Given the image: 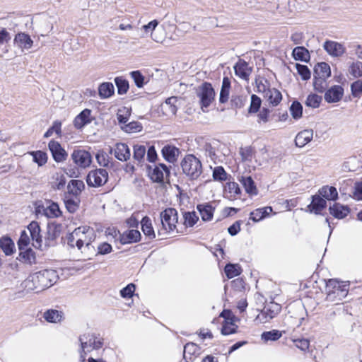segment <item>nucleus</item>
<instances>
[{"instance_id": "obj_29", "label": "nucleus", "mask_w": 362, "mask_h": 362, "mask_svg": "<svg viewBox=\"0 0 362 362\" xmlns=\"http://www.w3.org/2000/svg\"><path fill=\"white\" fill-rule=\"evenodd\" d=\"M197 209L204 221H209L212 219L214 208H213L211 205L209 204H198Z\"/></svg>"}, {"instance_id": "obj_54", "label": "nucleus", "mask_w": 362, "mask_h": 362, "mask_svg": "<svg viewBox=\"0 0 362 362\" xmlns=\"http://www.w3.org/2000/svg\"><path fill=\"white\" fill-rule=\"evenodd\" d=\"M282 336V334L280 331L276 329H273L272 331L264 332L262 334V339L265 341H276L279 339Z\"/></svg>"}, {"instance_id": "obj_61", "label": "nucleus", "mask_w": 362, "mask_h": 362, "mask_svg": "<svg viewBox=\"0 0 362 362\" xmlns=\"http://www.w3.org/2000/svg\"><path fill=\"white\" fill-rule=\"evenodd\" d=\"M30 243V237L25 230H23L21 233L20 238L18 241L19 251L26 248Z\"/></svg>"}, {"instance_id": "obj_40", "label": "nucleus", "mask_w": 362, "mask_h": 362, "mask_svg": "<svg viewBox=\"0 0 362 362\" xmlns=\"http://www.w3.org/2000/svg\"><path fill=\"white\" fill-rule=\"evenodd\" d=\"M146 153L145 146L136 144L133 146V158L137 161L138 164H141L144 161Z\"/></svg>"}, {"instance_id": "obj_48", "label": "nucleus", "mask_w": 362, "mask_h": 362, "mask_svg": "<svg viewBox=\"0 0 362 362\" xmlns=\"http://www.w3.org/2000/svg\"><path fill=\"white\" fill-rule=\"evenodd\" d=\"M93 339H95L94 334H84L79 337V341L81 342L82 351L84 352L85 349L88 346L91 349L93 348Z\"/></svg>"}, {"instance_id": "obj_41", "label": "nucleus", "mask_w": 362, "mask_h": 362, "mask_svg": "<svg viewBox=\"0 0 362 362\" xmlns=\"http://www.w3.org/2000/svg\"><path fill=\"white\" fill-rule=\"evenodd\" d=\"M114 81L117 89V93L119 95L126 94L129 88L128 81L122 76L115 77Z\"/></svg>"}, {"instance_id": "obj_45", "label": "nucleus", "mask_w": 362, "mask_h": 362, "mask_svg": "<svg viewBox=\"0 0 362 362\" xmlns=\"http://www.w3.org/2000/svg\"><path fill=\"white\" fill-rule=\"evenodd\" d=\"M131 115V110L127 107L119 108L117 113V119L119 124H127Z\"/></svg>"}, {"instance_id": "obj_7", "label": "nucleus", "mask_w": 362, "mask_h": 362, "mask_svg": "<svg viewBox=\"0 0 362 362\" xmlns=\"http://www.w3.org/2000/svg\"><path fill=\"white\" fill-rule=\"evenodd\" d=\"M74 163L78 168H86L92 163V156L90 153L83 149H75L71 155Z\"/></svg>"}, {"instance_id": "obj_59", "label": "nucleus", "mask_w": 362, "mask_h": 362, "mask_svg": "<svg viewBox=\"0 0 362 362\" xmlns=\"http://www.w3.org/2000/svg\"><path fill=\"white\" fill-rule=\"evenodd\" d=\"M326 79L322 77L314 78V89L319 93H323L327 88Z\"/></svg>"}, {"instance_id": "obj_60", "label": "nucleus", "mask_w": 362, "mask_h": 362, "mask_svg": "<svg viewBox=\"0 0 362 362\" xmlns=\"http://www.w3.org/2000/svg\"><path fill=\"white\" fill-rule=\"evenodd\" d=\"M62 123L59 121L54 122L52 126L49 127L47 131L45 133L44 137L49 138L50 137L54 132H55L57 135H61Z\"/></svg>"}, {"instance_id": "obj_34", "label": "nucleus", "mask_w": 362, "mask_h": 362, "mask_svg": "<svg viewBox=\"0 0 362 362\" xmlns=\"http://www.w3.org/2000/svg\"><path fill=\"white\" fill-rule=\"evenodd\" d=\"M292 55L297 61L308 62L310 56L308 50L304 47H296L293 49Z\"/></svg>"}, {"instance_id": "obj_56", "label": "nucleus", "mask_w": 362, "mask_h": 362, "mask_svg": "<svg viewBox=\"0 0 362 362\" xmlns=\"http://www.w3.org/2000/svg\"><path fill=\"white\" fill-rule=\"evenodd\" d=\"M54 178L55 181L52 183V187L58 190L62 189L66 182L65 176L63 174L56 173Z\"/></svg>"}, {"instance_id": "obj_57", "label": "nucleus", "mask_w": 362, "mask_h": 362, "mask_svg": "<svg viewBox=\"0 0 362 362\" xmlns=\"http://www.w3.org/2000/svg\"><path fill=\"white\" fill-rule=\"evenodd\" d=\"M262 104V100L259 97L253 94L251 95V103L249 107L250 113H256L259 111Z\"/></svg>"}, {"instance_id": "obj_35", "label": "nucleus", "mask_w": 362, "mask_h": 362, "mask_svg": "<svg viewBox=\"0 0 362 362\" xmlns=\"http://www.w3.org/2000/svg\"><path fill=\"white\" fill-rule=\"evenodd\" d=\"M272 211L271 206L257 209L250 213V218L255 222H257L267 216Z\"/></svg>"}, {"instance_id": "obj_23", "label": "nucleus", "mask_w": 362, "mask_h": 362, "mask_svg": "<svg viewBox=\"0 0 362 362\" xmlns=\"http://www.w3.org/2000/svg\"><path fill=\"white\" fill-rule=\"evenodd\" d=\"M91 111L89 109H85L81 111L74 119V124L76 128L81 129L85 125L90 122L89 119Z\"/></svg>"}, {"instance_id": "obj_21", "label": "nucleus", "mask_w": 362, "mask_h": 362, "mask_svg": "<svg viewBox=\"0 0 362 362\" xmlns=\"http://www.w3.org/2000/svg\"><path fill=\"white\" fill-rule=\"evenodd\" d=\"M319 194L329 201H336L338 199V192L335 187L325 185L318 190Z\"/></svg>"}, {"instance_id": "obj_46", "label": "nucleus", "mask_w": 362, "mask_h": 362, "mask_svg": "<svg viewBox=\"0 0 362 362\" xmlns=\"http://www.w3.org/2000/svg\"><path fill=\"white\" fill-rule=\"evenodd\" d=\"M239 153L243 162L251 161L255 150L254 147L248 146L240 148Z\"/></svg>"}, {"instance_id": "obj_50", "label": "nucleus", "mask_w": 362, "mask_h": 362, "mask_svg": "<svg viewBox=\"0 0 362 362\" xmlns=\"http://www.w3.org/2000/svg\"><path fill=\"white\" fill-rule=\"evenodd\" d=\"M212 176L215 181L219 182L226 181L228 178V174L222 166L215 167Z\"/></svg>"}, {"instance_id": "obj_42", "label": "nucleus", "mask_w": 362, "mask_h": 362, "mask_svg": "<svg viewBox=\"0 0 362 362\" xmlns=\"http://www.w3.org/2000/svg\"><path fill=\"white\" fill-rule=\"evenodd\" d=\"M64 204L66 210L71 213H75L79 208L80 200L76 197L75 198L68 197L66 196L64 199Z\"/></svg>"}, {"instance_id": "obj_43", "label": "nucleus", "mask_w": 362, "mask_h": 362, "mask_svg": "<svg viewBox=\"0 0 362 362\" xmlns=\"http://www.w3.org/2000/svg\"><path fill=\"white\" fill-rule=\"evenodd\" d=\"M241 268L238 264L228 263L225 266L224 272L228 279L237 276L241 273Z\"/></svg>"}, {"instance_id": "obj_13", "label": "nucleus", "mask_w": 362, "mask_h": 362, "mask_svg": "<svg viewBox=\"0 0 362 362\" xmlns=\"http://www.w3.org/2000/svg\"><path fill=\"white\" fill-rule=\"evenodd\" d=\"M344 94V88L339 85H335L329 88L325 93V100L329 103L339 102Z\"/></svg>"}, {"instance_id": "obj_10", "label": "nucleus", "mask_w": 362, "mask_h": 362, "mask_svg": "<svg viewBox=\"0 0 362 362\" xmlns=\"http://www.w3.org/2000/svg\"><path fill=\"white\" fill-rule=\"evenodd\" d=\"M28 229L30 232V236L33 240V245L35 248L43 250V242L42 235H40V227L37 222L32 221L28 226Z\"/></svg>"}, {"instance_id": "obj_24", "label": "nucleus", "mask_w": 362, "mask_h": 362, "mask_svg": "<svg viewBox=\"0 0 362 362\" xmlns=\"http://www.w3.org/2000/svg\"><path fill=\"white\" fill-rule=\"evenodd\" d=\"M331 76V69L329 65L326 62L317 63L314 67V78L322 77L327 78Z\"/></svg>"}, {"instance_id": "obj_26", "label": "nucleus", "mask_w": 362, "mask_h": 362, "mask_svg": "<svg viewBox=\"0 0 362 362\" xmlns=\"http://www.w3.org/2000/svg\"><path fill=\"white\" fill-rule=\"evenodd\" d=\"M240 182L245 188V192L250 195H257L258 193L255 183L250 176H242Z\"/></svg>"}, {"instance_id": "obj_39", "label": "nucleus", "mask_w": 362, "mask_h": 362, "mask_svg": "<svg viewBox=\"0 0 362 362\" xmlns=\"http://www.w3.org/2000/svg\"><path fill=\"white\" fill-rule=\"evenodd\" d=\"M281 310L279 304L271 303L270 304L264 306L262 314L265 315L267 318L272 319L275 317Z\"/></svg>"}, {"instance_id": "obj_2", "label": "nucleus", "mask_w": 362, "mask_h": 362, "mask_svg": "<svg viewBox=\"0 0 362 362\" xmlns=\"http://www.w3.org/2000/svg\"><path fill=\"white\" fill-rule=\"evenodd\" d=\"M182 173L189 180H196L203 172L202 164L193 154H187L180 163Z\"/></svg>"}, {"instance_id": "obj_49", "label": "nucleus", "mask_w": 362, "mask_h": 362, "mask_svg": "<svg viewBox=\"0 0 362 362\" xmlns=\"http://www.w3.org/2000/svg\"><path fill=\"white\" fill-rule=\"evenodd\" d=\"M322 101V97L315 94L311 93L308 95L306 100H305V105L308 107H310L313 108H317L320 106Z\"/></svg>"}, {"instance_id": "obj_33", "label": "nucleus", "mask_w": 362, "mask_h": 362, "mask_svg": "<svg viewBox=\"0 0 362 362\" xmlns=\"http://www.w3.org/2000/svg\"><path fill=\"white\" fill-rule=\"evenodd\" d=\"M0 247L6 255H11L15 251V245L10 237L4 236L0 239Z\"/></svg>"}, {"instance_id": "obj_47", "label": "nucleus", "mask_w": 362, "mask_h": 362, "mask_svg": "<svg viewBox=\"0 0 362 362\" xmlns=\"http://www.w3.org/2000/svg\"><path fill=\"white\" fill-rule=\"evenodd\" d=\"M33 158V161L39 166L44 165L47 161V155L42 151H31L29 153Z\"/></svg>"}, {"instance_id": "obj_64", "label": "nucleus", "mask_w": 362, "mask_h": 362, "mask_svg": "<svg viewBox=\"0 0 362 362\" xmlns=\"http://www.w3.org/2000/svg\"><path fill=\"white\" fill-rule=\"evenodd\" d=\"M349 73L354 78H358L362 76V62H356L353 63L349 69Z\"/></svg>"}, {"instance_id": "obj_62", "label": "nucleus", "mask_w": 362, "mask_h": 362, "mask_svg": "<svg viewBox=\"0 0 362 362\" xmlns=\"http://www.w3.org/2000/svg\"><path fill=\"white\" fill-rule=\"evenodd\" d=\"M226 189L230 194V197H235L241 194L240 188L235 182H229L227 183Z\"/></svg>"}, {"instance_id": "obj_3", "label": "nucleus", "mask_w": 362, "mask_h": 362, "mask_svg": "<svg viewBox=\"0 0 362 362\" xmlns=\"http://www.w3.org/2000/svg\"><path fill=\"white\" fill-rule=\"evenodd\" d=\"M162 224L161 229L158 230V234L166 233L173 231L176 228L178 221L177 211L174 208H167L160 214Z\"/></svg>"}, {"instance_id": "obj_55", "label": "nucleus", "mask_w": 362, "mask_h": 362, "mask_svg": "<svg viewBox=\"0 0 362 362\" xmlns=\"http://www.w3.org/2000/svg\"><path fill=\"white\" fill-rule=\"evenodd\" d=\"M351 92L354 98L362 96V80H357L351 84Z\"/></svg>"}, {"instance_id": "obj_28", "label": "nucleus", "mask_w": 362, "mask_h": 362, "mask_svg": "<svg viewBox=\"0 0 362 362\" xmlns=\"http://www.w3.org/2000/svg\"><path fill=\"white\" fill-rule=\"evenodd\" d=\"M115 93V88L110 82H103L98 87V94L101 99L109 98Z\"/></svg>"}, {"instance_id": "obj_30", "label": "nucleus", "mask_w": 362, "mask_h": 362, "mask_svg": "<svg viewBox=\"0 0 362 362\" xmlns=\"http://www.w3.org/2000/svg\"><path fill=\"white\" fill-rule=\"evenodd\" d=\"M18 259L25 264H35L36 262L35 253L31 248H25L20 251Z\"/></svg>"}, {"instance_id": "obj_12", "label": "nucleus", "mask_w": 362, "mask_h": 362, "mask_svg": "<svg viewBox=\"0 0 362 362\" xmlns=\"http://www.w3.org/2000/svg\"><path fill=\"white\" fill-rule=\"evenodd\" d=\"M233 68L235 75L244 80H248L252 71V68L249 66L247 62L242 59H240L237 62Z\"/></svg>"}, {"instance_id": "obj_9", "label": "nucleus", "mask_w": 362, "mask_h": 362, "mask_svg": "<svg viewBox=\"0 0 362 362\" xmlns=\"http://www.w3.org/2000/svg\"><path fill=\"white\" fill-rule=\"evenodd\" d=\"M40 277V281L44 288L50 287L54 284L58 278L57 272L54 269H44L37 272Z\"/></svg>"}, {"instance_id": "obj_16", "label": "nucleus", "mask_w": 362, "mask_h": 362, "mask_svg": "<svg viewBox=\"0 0 362 362\" xmlns=\"http://www.w3.org/2000/svg\"><path fill=\"white\" fill-rule=\"evenodd\" d=\"M13 42L21 49H29L33 45V41L30 36L22 32L16 35Z\"/></svg>"}, {"instance_id": "obj_37", "label": "nucleus", "mask_w": 362, "mask_h": 362, "mask_svg": "<svg viewBox=\"0 0 362 362\" xmlns=\"http://www.w3.org/2000/svg\"><path fill=\"white\" fill-rule=\"evenodd\" d=\"M44 214L48 218H57L62 216V212L57 203L50 202L44 209Z\"/></svg>"}, {"instance_id": "obj_63", "label": "nucleus", "mask_w": 362, "mask_h": 362, "mask_svg": "<svg viewBox=\"0 0 362 362\" xmlns=\"http://www.w3.org/2000/svg\"><path fill=\"white\" fill-rule=\"evenodd\" d=\"M221 317L224 318L223 324H229L230 325L235 326V322L237 320V317L232 313L230 310H224L220 315Z\"/></svg>"}, {"instance_id": "obj_27", "label": "nucleus", "mask_w": 362, "mask_h": 362, "mask_svg": "<svg viewBox=\"0 0 362 362\" xmlns=\"http://www.w3.org/2000/svg\"><path fill=\"white\" fill-rule=\"evenodd\" d=\"M177 98L175 96L167 98L163 104L161 105V108L165 111V115H175L177 111L176 103Z\"/></svg>"}, {"instance_id": "obj_4", "label": "nucleus", "mask_w": 362, "mask_h": 362, "mask_svg": "<svg viewBox=\"0 0 362 362\" xmlns=\"http://www.w3.org/2000/svg\"><path fill=\"white\" fill-rule=\"evenodd\" d=\"M196 93L199 98L201 108L203 112H205V108H208L214 100V89L210 83L204 82L197 88Z\"/></svg>"}, {"instance_id": "obj_14", "label": "nucleus", "mask_w": 362, "mask_h": 362, "mask_svg": "<svg viewBox=\"0 0 362 362\" xmlns=\"http://www.w3.org/2000/svg\"><path fill=\"white\" fill-rule=\"evenodd\" d=\"M323 48L329 54L333 57H340L346 50L341 44L331 40H327L323 45Z\"/></svg>"}, {"instance_id": "obj_19", "label": "nucleus", "mask_w": 362, "mask_h": 362, "mask_svg": "<svg viewBox=\"0 0 362 362\" xmlns=\"http://www.w3.org/2000/svg\"><path fill=\"white\" fill-rule=\"evenodd\" d=\"M330 214L334 218L341 219L345 218L350 213L348 206H344L339 203H335L329 208Z\"/></svg>"}, {"instance_id": "obj_32", "label": "nucleus", "mask_w": 362, "mask_h": 362, "mask_svg": "<svg viewBox=\"0 0 362 362\" xmlns=\"http://www.w3.org/2000/svg\"><path fill=\"white\" fill-rule=\"evenodd\" d=\"M85 188V185L82 180H71L67 186L68 193L69 194L77 197L81 194L83 189Z\"/></svg>"}, {"instance_id": "obj_53", "label": "nucleus", "mask_w": 362, "mask_h": 362, "mask_svg": "<svg viewBox=\"0 0 362 362\" xmlns=\"http://www.w3.org/2000/svg\"><path fill=\"white\" fill-rule=\"evenodd\" d=\"M296 68L297 69L298 74L300 76L302 80L308 81L310 78L311 72L306 65L296 63Z\"/></svg>"}, {"instance_id": "obj_11", "label": "nucleus", "mask_w": 362, "mask_h": 362, "mask_svg": "<svg viewBox=\"0 0 362 362\" xmlns=\"http://www.w3.org/2000/svg\"><path fill=\"white\" fill-rule=\"evenodd\" d=\"M110 153H113L115 157L119 161H127L131 157L130 149L124 143H117L113 148H110Z\"/></svg>"}, {"instance_id": "obj_22", "label": "nucleus", "mask_w": 362, "mask_h": 362, "mask_svg": "<svg viewBox=\"0 0 362 362\" xmlns=\"http://www.w3.org/2000/svg\"><path fill=\"white\" fill-rule=\"evenodd\" d=\"M162 155L165 160L169 163L176 161L180 150L174 146L166 145L162 148Z\"/></svg>"}, {"instance_id": "obj_44", "label": "nucleus", "mask_w": 362, "mask_h": 362, "mask_svg": "<svg viewBox=\"0 0 362 362\" xmlns=\"http://www.w3.org/2000/svg\"><path fill=\"white\" fill-rule=\"evenodd\" d=\"M184 225L186 227H193L199 220L195 211H185L183 213Z\"/></svg>"}, {"instance_id": "obj_38", "label": "nucleus", "mask_w": 362, "mask_h": 362, "mask_svg": "<svg viewBox=\"0 0 362 362\" xmlns=\"http://www.w3.org/2000/svg\"><path fill=\"white\" fill-rule=\"evenodd\" d=\"M230 81L228 77H224L222 81L221 89L219 95V102L225 103L228 100Z\"/></svg>"}, {"instance_id": "obj_5", "label": "nucleus", "mask_w": 362, "mask_h": 362, "mask_svg": "<svg viewBox=\"0 0 362 362\" xmlns=\"http://www.w3.org/2000/svg\"><path fill=\"white\" fill-rule=\"evenodd\" d=\"M108 180V173L105 169L98 168L90 170L87 177L86 182L89 187H98L104 185Z\"/></svg>"}, {"instance_id": "obj_51", "label": "nucleus", "mask_w": 362, "mask_h": 362, "mask_svg": "<svg viewBox=\"0 0 362 362\" xmlns=\"http://www.w3.org/2000/svg\"><path fill=\"white\" fill-rule=\"evenodd\" d=\"M142 125L139 122H131L121 126V129L127 133L139 132L142 130Z\"/></svg>"}, {"instance_id": "obj_58", "label": "nucleus", "mask_w": 362, "mask_h": 362, "mask_svg": "<svg viewBox=\"0 0 362 362\" xmlns=\"http://www.w3.org/2000/svg\"><path fill=\"white\" fill-rule=\"evenodd\" d=\"M164 174L165 173L163 172L160 167H155L150 175V177L153 182L161 183L164 180Z\"/></svg>"}, {"instance_id": "obj_15", "label": "nucleus", "mask_w": 362, "mask_h": 362, "mask_svg": "<svg viewBox=\"0 0 362 362\" xmlns=\"http://www.w3.org/2000/svg\"><path fill=\"white\" fill-rule=\"evenodd\" d=\"M327 206V202L320 194L312 196V202L308 206L310 212H314L315 214H320L322 210Z\"/></svg>"}, {"instance_id": "obj_1", "label": "nucleus", "mask_w": 362, "mask_h": 362, "mask_svg": "<svg viewBox=\"0 0 362 362\" xmlns=\"http://www.w3.org/2000/svg\"><path fill=\"white\" fill-rule=\"evenodd\" d=\"M76 229V238H78V250L88 259H91L95 252V247L92 243L95 239V234L93 228L88 226H80Z\"/></svg>"}, {"instance_id": "obj_31", "label": "nucleus", "mask_w": 362, "mask_h": 362, "mask_svg": "<svg viewBox=\"0 0 362 362\" xmlns=\"http://www.w3.org/2000/svg\"><path fill=\"white\" fill-rule=\"evenodd\" d=\"M141 230L144 234L149 239H153L156 238V234L152 226L151 220L148 216H144L141 221Z\"/></svg>"}, {"instance_id": "obj_18", "label": "nucleus", "mask_w": 362, "mask_h": 362, "mask_svg": "<svg viewBox=\"0 0 362 362\" xmlns=\"http://www.w3.org/2000/svg\"><path fill=\"white\" fill-rule=\"evenodd\" d=\"M141 239V233L138 230H129L119 236V242L122 245L137 243Z\"/></svg>"}, {"instance_id": "obj_52", "label": "nucleus", "mask_w": 362, "mask_h": 362, "mask_svg": "<svg viewBox=\"0 0 362 362\" xmlns=\"http://www.w3.org/2000/svg\"><path fill=\"white\" fill-rule=\"evenodd\" d=\"M290 112L295 119L302 117L303 106L298 101H293L290 107Z\"/></svg>"}, {"instance_id": "obj_17", "label": "nucleus", "mask_w": 362, "mask_h": 362, "mask_svg": "<svg viewBox=\"0 0 362 362\" xmlns=\"http://www.w3.org/2000/svg\"><path fill=\"white\" fill-rule=\"evenodd\" d=\"M200 347L193 342L187 343L184 346V359L187 362H193L199 355Z\"/></svg>"}, {"instance_id": "obj_25", "label": "nucleus", "mask_w": 362, "mask_h": 362, "mask_svg": "<svg viewBox=\"0 0 362 362\" xmlns=\"http://www.w3.org/2000/svg\"><path fill=\"white\" fill-rule=\"evenodd\" d=\"M43 317L48 322L58 323L64 319V313L57 310L49 309L44 313Z\"/></svg>"}, {"instance_id": "obj_8", "label": "nucleus", "mask_w": 362, "mask_h": 362, "mask_svg": "<svg viewBox=\"0 0 362 362\" xmlns=\"http://www.w3.org/2000/svg\"><path fill=\"white\" fill-rule=\"evenodd\" d=\"M48 148L53 159L57 163H61L66 160L68 154L58 141L51 140L48 144Z\"/></svg>"}, {"instance_id": "obj_20", "label": "nucleus", "mask_w": 362, "mask_h": 362, "mask_svg": "<svg viewBox=\"0 0 362 362\" xmlns=\"http://www.w3.org/2000/svg\"><path fill=\"white\" fill-rule=\"evenodd\" d=\"M313 136V131L312 129H304L296 135L295 144L298 147H303L312 140Z\"/></svg>"}, {"instance_id": "obj_36", "label": "nucleus", "mask_w": 362, "mask_h": 362, "mask_svg": "<svg viewBox=\"0 0 362 362\" xmlns=\"http://www.w3.org/2000/svg\"><path fill=\"white\" fill-rule=\"evenodd\" d=\"M265 98H267V100L271 103L273 106H276L279 104V103L282 100L281 93L277 90L276 88H270L267 90Z\"/></svg>"}, {"instance_id": "obj_6", "label": "nucleus", "mask_w": 362, "mask_h": 362, "mask_svg": "<svg viewBox=\"0 0 362 362\" xmlns=\"http://www.w3.org/2000/svg\"><path fill=\"white\" fill-rule=\"evenodd\" d=\"M62 226L59 223H49L47 226V233L45 237L43 248L47 249L57 245V239L59 237Z\"/></svg>"}]
</instances>
